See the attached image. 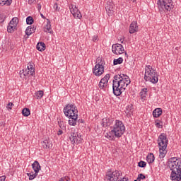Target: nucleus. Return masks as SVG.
<instances>
[{"label":"nucleus","mask_w":181,"mask_h":181,"mask_svg":"<svg viewBox=\"0 0 181 181\" xmlns=\"http://www.w3.org/2000/svg\"><path fill=\"white\" fill-rule=\"evenodd\" d=\"M119 176H121V173L119 170L112 171L109 170L105 175V179L107 181H117L119 179Z\"/></svg>","instance_id":"6"},{"label":"nucleus","mask_w":181,"mask_h":181,"mask_svg":"<svg viewBox=\"0 0 181 181\" xmlns=\"http://www.w3.org/2000/svg\"><path fill=\"white\" fill-rule=\"evenodd\" d=\"M37 50H39V52H43L46 49V44L45 42H38L36 46Z\"/></svg>","instance_id":"20"},{"label":"nucleus","mask_w":181,"mask_h":181,"mask_svg":"<svg viewBox=\"0 0 181 181\" xmlns=\"http://www.w3.org/2000/svg\"><path fill=\"white\" fill-rule=\"evenodd\" d=\"M132 112H134V105L130 104L126 107L125 113L127 117H131Z\"/></svg>","instance_id":"17"},{"label":"nucleus","mask_w":181,"mask_h":181,"mask_svg":"<svg viewBox=\"0 0 181 181\" xmlns=\"http://www.w3.org/2000/svg\"><path fill=\"white\" fill-rule=\"evenodd\" d=\"M99 88L100 90H103V91H105V90L107 89V87L108 86V83L105 82V81H103V79L100 80V81L99 82Z\"/></svg>","instance_id":"19"},{"label":"nucleus","mask_w":181,"mask_h":181,"mask_svg":"<svg viewBox=\"0 0 181 181\" xmlns=\"http://www.w3.org/2000/svg\"><path fill=\"white\" fill-rule=\"evenodd\" d=\"M125 132V126L121 120H116L112 127L110 134H113L116 138H121Z\"/></svg>","instance_id":"5"},{"label":"nucleus","mask_w":181,"mask_h":181,"mask_svg":"<svg viewBox=\"0 0 181 181\" xmlns=\"http://www.w3.org/2000/svg\"><path fill=\"white\" fill-rule=\"evenodd\" d=\"M112 52L115 54H122L125 52L124 46L121 44H113L112 46Z\"/></svg>","instance_id":"11"},{"label":"nucleus","mask_w":181,"mask_h":181,"mask_svg":"<svg viewBox=\"0 0 181 181\" xmlns=\"http://www.w3.org/2000/svg\"><path fill=\"white\" fill-rule=\"evenodd\" d=\"M105 9H106V11L108 12V13H110H110L112 12L114 9V3L108 1L105 6Z\"/></svg>","instance_id":"21"},{"label":"nucleus","mask_w":181,"mask_h":181,"mask_svg":"<svg viewBox=\"0 0 181 181\" xmlns=\"http://www.w3.org/2000/svg\"><path fill=\"white\" fill-rule=\"evenodd\" d=\"M11 4L12 0H0V5H1V6H4V5L9 6Z\"/></svg>","instance_id":"29"},{"label":"nucleus","mask_w":181,"mask_h":181,"mask_svg":"<svg viewBox=\"0 0 181 181\" xmlns=\"http://www.w3.org/2000/svg\"><path fill=\"white\" fill-rule=\"evenodd\" d=\"M93 42H98V35H93Z\"/></svg>","instance_id":"46"},{"label":"nucleus","mask_w":181,"mask_h":181,"mask_svg":"<svg viewBox=\"0 0 181 181\" xmlns=\"http://www.w3.org/2000/svg\"><path fill=\"white\" fill-rule=\"evenodd\" d=\"M157 142L159 146V157L160 159H163V158H165L168 153V150H166V148H168V143L169 141L168 140V137L166 135H165V134H161L158 136Z\"/></svg>","instance_id":"3"},{"label":"nucleus","mask_w":181,"mask_h":181,"mask_svg":"<svg viewBox=\"0 0 181 181\" xmlns=\"http://www.w3.org/2000/svg\"><path fill=\"white\" fill-rule=\"evenodd\" d=\"M101 80L108 83V80H110V74H107Z\"/></svg>","instance_id":"41"},{"label":"nucleus","mask_w":181,"mask_h":181,"mask_svg":"<svg viewBox=\"0 0 181 181\" xmlns=\"http://www.w3.org/2000/svg\"><path fill=\"white\" fill-rule=\"evenodd\" d=\"M146 160H147L148 163H149V164L153 163V162H155V156L153 155V153H150L146 156Z\"/></svg>","instance_id":"24"},{"label":"nucleus","mask_w":181,"mask_h":181,"mask_svg":"<svg viewBox=\"0 0 181 181\" xmlns=\"http://www.w3.org/2000/svg\"><path fill=\"white\" fill-rule=\"evenodd\" d=\"M69 9L71 11V13L73 15V16L75 18V19H81V12L78 11V8L76 5L71 4L69 5Z\"/></svg>","instance_id":"10"},{"label":"nucleus","mask_w":181,"mask_h":181,"mask_svg":"<svg viewBox=\"0 0 181 181\" xmlns=\"http://www.w3.org/2000/svg\"><path fill=\"white\" fill-rule=\"evenodd\" d=\"M138 177H140L141 180H144V179H146V177L142 173L139 174Z\"/></svg>","instance_id":"44"},{"label":"nucleus","mask_w":181,"mask_h":181,"mask_svg":"<svg viewBox=\"0 0 181 181\" xmlns=\"http://www.w3.org/2000/svg\"><path fill=\"white\" fill-rule=\"evenodd\" d=\"M116 84L119 85L121 88H124V90L131 84V79H129V76H124L123 78L119 80V82H116Z\"/></svg>","instance_id":"9"},{"label":"nucleus","mask_w":181,"mask_h":181,"mask_svg":"<svg viewBox=\"0 0 181 181\" xmlns=\"http://www.w3.org/2000/svg\"><path fill=\"white\" fill-rule=\"evenodd\" d=\"M59 181H69V177H63Z\"/></svg>","instance_id":"47"},{"label":"nucleus","mask_w":181,"mask_h":181,"mask_svg":"<svg viewBox=\"0 0 181 181\" xmlns=\"http://www.w3.org/2000/svg\"><path fill=\"white\" fill-rule=\"evenodd\" d=\"M134 181H138L137 180H134Z\"/></svg>","instance_id":"60"},{"label":"nucleus","mask_w":181,"mask_h":181,"mask_svg":"<svg viewBox=\"0 0 181 181\" xmlns=\"http://www.w3.org/2000/svg\"><path fill=\"white\" fill-rule=\"evenodd\" d=\"M121 43H124V41H122Z\"/></svg>","instance_id":"59"},{"label":"nucleus","mask_w":181,"mask_h":181,"mask_svg":"<svg viewBox=\"0 0 181 181\" xmlns=\"http://www.w3.org/2000/svg\"><path fill=\"white\" fill-rule=\"evenodd\" d=\"M93 74L98 77L104 74V65H103V61H100V63L95 64L93 69Z\"/></svg>","instance_id":"8"},{"label":"nucleus","mask_w":181,"mask_h":181,"mask_svg":"<svg viewBox=\"0 0 181 181\" xmlns=\"http://www.w3.org/2000/svg\"><path fill=\"white\" fill-rule=\"evenodd\" d=\"M117 181H128V177H123L122 178L119 179Z\"/></svg>","instance_id":"50"},{"label":"nucleus","mask_w":181,"mask_h":181,"mask_svg":"<svg viewBox=\"0 0 181 181\" xmlns=\"http://www.w3.org/2000/svg\"><path fill=\"white\" fill-rule=\"evenodd\" d=\"M23 76H35V64L30 62L27 69L23 70Z\"/></svg>","instance_id":"12"},{"label":"nucleus","mask_w":181,"mask_h":181,"mask_svg":"<svg viewBox=\"0 0 181 181\" xmlns=\"http://www.w3.org/2000/svg\"><path fill=\"white\" fill-rule=\"evenodd\" d=\"M36 2V0H28L29 5H33Z\"/></svg>","instance_id":"49"},{"label":"nucleus","mask_w":181,"mask_h":181,"mask_svg":"<svg viewBox=\"0 0 181 181\" xmlns=\"http://www.w3.org/2000/svg\"><path fill=\"white\" fill-rule=\"evenodd\" d=\"M136 180H138V181H141V178L139 177V175H138V177H137Z\"/></svg>","instance_id":"56"},{"label":"nucleus","mask_w":181,"mask_h":181,"mask_svg":"<svg viewBox=\"0 0 181 181\" xmlns=\"http://www.w3.org/2000/svg\"><path fill=\"white\" fill-rule=\"evenodd\" d=\"M80 122H81V124H83V123L84 122V120L81 119V120H80Z\"/></svg>","instance_id":"57"},{"label":"nucleus","mask_w":181,"mask_h":181,"mask_svg":"<svg viewBox=\"0 0 181 181\" xmlns=\"http://www.w3.org/2000/svg\"><path fill=\"white\" fill-rule=\"evenodd\" d=\"M125 55H126V56H128V54H127V52H125Z\"/></svg>","instance_id":"58"},{"label":"nucleus","mask_w":181,"mask_h":181,"mask_svg":"<svg viewBox=\"0 0 181 181\" xmlns=\"http://www.w3.org/2000/svg\"><path fill=\"white\" fill-rule=\"evenodd\" d=\"M69 139L71 141V144L74 145V144H81V139L78 136H69Z\"/></svg>","instance_id":"16"},{"label":"nucleus","mask_w":181,"mask_h":181,"mask_svg":"<svg viewBox=\"0 0 181 181\" xmlns=\"http://www.w3.org/2000/svg\"><path fill=\"white\" fill-rule=\"evenodd\" d=\"M69 136H78V134L77 133V130H76V129L74 128H71L70 130H69Z\"/></svg>","instance_id":"31"},{"label":"nucleus","mask_w":181,"mask_h":181,"mask_svg":"<svg viewBox=\"0 0 181 181\" xmlns=\"http://www.w3.org/2000/svg\"><path fill=\"white\" fill-rule=\"evenodd\" d=\"M139 168H145L146 166V162L141 160L138 163Z\"/></svg>","instance_id":"40"},{"label":"nucleus","mask_w":181,"mask_h":181,"mask_svg":"<svg viewBox=\"0 0 181 181\" xmlns=\"http://www.w3.org/2000/svg\"><path fill=\"white\" fill-rule=\"evenodd\" d=\"M18 22H19V19L16 17H14L10 21L9 25H11V26H15L16 28V26H18Z\"/></svg>","instance_id":"28"},{"label":"nucleus","mask_w":181,"mask_h":181,"mask_svg":"<svg viewBox=\"0 0 181 181\" xmlns=\"http://www.w3.org/2000/svg\"><path fill=\"white\" fill-rule=\"evenodd\" d=\"M168 168L171 171V180L181 181V160L176 157L170 158Z\"/></svg>","instance_id":"1"},{"label":"nucleus","mask_w":181,"mask_h":181,"mask_svg":"<svg viewBox=\"0 0 181 181\" xmlns=\"http://www.w3.org/2000/svg\"><path fill=\"white\" fill-rule=\"evenodd\" d=\"M63 134V130L59 129L57 132V135H62Z\"/></svg>","instance_id":"53"},{"label":"nucleus","mask_w":181,"mask_h":181,"mask_svg":"<svg viewBox=\"0 0 181 181\" xmlns=\"http://www.w3.org/2000/svg\"><path fill=\"white\" fill-rule=\"evenodd\" d=\"M144 80L151 81L153 84H156L159 80L156 70H153L151 65H148L145 68Z\"/></svg>","instance_id":"4"},{"label":"nucleus","mask_w":181,"mask_h":181,"mask_svg":"<svg viewBox=\"0 0 181 181\" xmlns=\"http://www.w3.org/2000/svg\"><path fill=\"white\" fill-rule=\"evenodd\" d=\"M16 29V27L15 25H11V24H8L7 26V32L8 33H13Z\"/></svg>","instance_id":"30"},{"label":"nucleus","mask_w":181,"mask_h":181,"mask_svg":"<svg viewBox=\"0 0 181 181\" xmlns=\"http://www.w3.org/2000/svg\"><path fill=\"white\" fill-rule=\"evenodd\" d=\"M6 19V15L1 13L0 14V23H4Z\"/></svg>","instance_id":"39"},{"label":"nucleus","mask_w":181,"mask_h":181,"mask_svg":"<svg viewBox=\"0 0 181 181\" xmlns=\"http://www.w3.org/2000/svg\"><path fill=\"white\" fill-rule=\"evenodd\" d=\"M106 138H108V139H110V141H112V139H114V136H115L114 135V134H111V132H110L109 133H107L105 135Z\"/></svg>","instance_id":"38"},{"label":"nucleus","mask_w":181,"mask_h":181,"mask_svg":"<svg viewBox=\"0 0 181 181\" xmlns=\"http://www.w3.org/2000/svg\"><path fill=\"white\" fill-rule=\"evenodd\" d=\"M42 145L45 149H50V148H52V142L49 141L48 140H45L42 141Z\"/></svg>","instance_id":"25"},{"label":"nucleus","mask_w":181,"mask_h":181,"mask_svg":"<svg viewBox=\"0 0 181 181\" xmlns=\"http://www.w3.org/2000/svg\"><path fill=\"white\" fill-rule=\"evenodd\" d=\"M43 94H44L43 90H38L35 93L34 97L37 100H40V98H42V97H43Z\"/></svg>","instance_id":"27"},{"label":"nucleus","mask_w":181,"mask_h":181,"mask_svg":"<svg viewBox=\"0 0 181 181\" xmlns=\"http://www.w3.org/2000/svg\"><path fill=\"white\" fill-rule=\"evenodd\" d=\"M64 113L69 119V125L76 127L77 125V118H78V110L74 104H68L64 107Z\"/></svg>","instance_id":"2"},{"label":"nucleus","mask_w":181,"mask_h":181,"mask_svg":"<svg viewBox=\"0 0 181 181\" xmlns=\"http://www.w3.org/2000/svg\"><path fill=\"white\" fill-rule=\"evenodd\" d=\"M32 168L36 173H39L40 169H42L40 164L36 160L32 164Z\"/></svg>","instance_id":"18"},{"label":"nucleus","mask_w":181,"mask_h":181,"mask_svg":"<svg viewBox=\"0 0 181 181\" xmlns=\"http://www.w3.org/2000/svg\"><path fill=\"white\" fill-rule=\"evenodd\" d=\"M156 127L157 128H163V126L159 123V120H156Z\"/></svg>","instance_id":"43"},{"label":"nucleus","mask_w":181,"mask_h":181,"mask_svg":"<svg viewBox=\"0 0 181 181\" xmlns=\"http://www.w3.org/2000/svg\"><path fill=\"white\" fill-rule=\"evenodd\" d=\"M107 122V118H103L101 121L102 126L104 127L105 128L107 127H110V124H108Z\"/></svg>","instance_id":"37"},{"label":"nucleus","mask_w":181,"mask_h":181,"mask_svg":"<svg viewBox=\"0 0 181 181\" xmlns=\"http://www.w3.org/2000/svg\"><path fill=\"white\" fill-rule=\"evenodd\" d=\"M160 115H162V109L157 108L153 111V116L154 117V118H159Z\"/></svg>","instance_id":"23"},{"label":"nucleus","mask_w":181,"mask_h":181,"mask_svg":"<svg viewBox=\"0 0 181 181\" xmlns=\"http://www.w3.org/2000/svg\"><path fill=\"white\" fill-rule=\"evenodd\" d=\"M122 62H124V59H122V57H119L117 59H114L113 61V64L114 66H117V64H122Z\"/></svg>","instance_id":"34"},{"label":"nucleus","mask_w":181,"mask_h":181,"mask_svg":"<svg viewBox=\"0 0 181 181\" xmlns=\"http://www.w3.org/2000/svg\"><path fill=\"white\" fill-rule=\"evenodd\" d=\"M36 30V26L35 25H30L25 30V35H27V38L32 35V33H35Z\"/></svg>","instance_id":"15"},{"label":"nucleus","mask_w":181,"mask_h":181,"mask_svg":"<svg viewBox=\"0 0 181 181\" xmlns=\"http://www.w3.org/2000/svg\"><path fill=\"white\" fill-rule=\"evenodd\" d=\"M112 90L113 94L114 95H116V97H119V95L122 94V92L125 91V89L121 88V86H119L117 83L112 84Z\"/></svg>","instance_id":"13"},{"label":"nucleus","mask_w":181,"mask_h":181,"mask_svg":"<svg viewBox=\"0 0 181 181\" xmlns=\"http://www.w3.org/2000/svg\"><path fill=\"white\" fill-rule=\"evenodd\" d=\"M44 32H46L47 33H52L53 30H52V24L50 23V21L47 22V25L44 28Z\"/></svg>","instance_id":"22"},{"label":"nucleus","mask_w":181,"mask_h":181,"mask_svg":"<svg viewBox=\"0 0 181 181\" xmlns=\"http://www.w3.org/2000/svg\"><path fill=\"white\" fill-rule=\"evenodd\" d=\"M41 15V17L43 18V19H45V16H43V14H40Z\"/></svg>","instance_id":"55"},{"label":"nucleus","mask_w":181,"mask_h":181,"mask_svg":"<svg viewBox=\"0 0 181 181\" xmlns=\"http://www.w3.org/2000/svg\"><path fill=\"white\" fill-rule=\"evenodd\" d=\"M5 179H6V177L5 175L0 177V181H5Z\"/></svg>","instance_id":"52"},{"label":"nucleus","mask_w":181,"mask_h":181,"mask_svg":"<svg viewBox=\"0 0 181 181\" xmlns=\"http://www.w3.org/2000/svg\"><path fill=\"white\" fill-rule=\"evenodd\" d=\"M124 76H127L124 74H118V75H115L114 76V80L112 81V84H115V83H117L121 80L122 78H124Z\"/></svg>","instance_id":"26"},{"label":"nucleus","mask_w":181,"mask_h":181,"mask_svg":"<svg viewBox=\"0 0 181 181\" xmlns=\"http://www.w3.org/2000/svg\"><path fill=\"white\" fill-rule=\"evenodd\" d=\"M139 30V27L138 26V23L136 21H132L130 24L129 32L131 35L134 33H136Z\"/></svg>","instance_id":"14"},{"label":"nucleus","mask_w":181,"mask_h":181,"mask_svg":"<svg viewBox=\"0 0 181 181\" xmlns=\"http://www.w3.org/2000/svg\"><path fill=\"white\" fill-rule=\"evenodd\" d=\"M59 127L61 129H66V127L64 126V122H58Z\"/></svg>","instance_id":"42"},{"label":"nucleus","mask_w":181,"mask_h":181,"mask_svg":"<svg viewBox=\"0 0 181 181\" xmlns=\"http://www.w3.org/2000/svg\"><path fill=\"white\" fill-rule=\"evenodd\" d=\"M107 123L109 124V127H110V125H111V124H112V119H107Z\"/></svg>","instance_id":"51"},{"label":"nucleus","mask_w":181,"mask_h":181,"mask_svg":"<svg viewBox=\"0 0 181 181\" xmlns=\"http://www.w3.org/2000/svg\"><path fill=\"white\" fill-rule=\"evenodd\" d=\"M22 115L24 117H29V115H30V110H29V108H24V109H23Z\"/></svg>","instance_id":"33"},{"label":"nucleus","mask_w":181,"mask_h":181,"mask_svg":"<svg viewBox=\"0 0 181 181\" xmlns=\"http://www.w3.org/2000/svg\"><path fill=\"white\" fill-rule=\"evenodd\" d=\"M13 103H9L8 104L7 108H8V110H12V106H13Z\"/></svg>","instance_id":"48"},{"label":"nucleus","mask_w":181,"mask_h":181,"mask_svg":"<svg viewBox=\"0 0 181 181\" xmlns=\"http://www.w3.org/2000/svg\"><path fill=\"white\" fill-rule=\"evenodd\" d=\"M54 8L55 11H57V12H59V11H60V7H59V6L57 5V3H55L54 5Z\"/></svg>","instance_id":"45"},{"label":"nucleus","mask_w":181,"mask_h":181,"mask_svg":"<svg viewBox=\"0 0 181 181\" xmlns=\"http://www.w3.org/2000/svg\"><path fill=\"white\" fill-rule=\"evenodd\" d=\"M34 22L33 18L32 16H28L26 18L27 25H33Z\"/></svg>","instance_id":"36"},{"label":"nucleus","mask_w":181,"mask_h":181,"mask_svg":"<svg viewBox=\"0 0 181 181\" xmlns=\"http://www.w3.org/2000/svg\"><path fill=\"white\" fill-rule=\"evenodd\" d=\"M27 175L29 177V180H33V179H35V177L37 176V173H36V172H35V173H28Z\"/></svg>","instance_id":"35"},{"label":"nucleus","mask_w":181,"mask_h":181,"mask_svg":"<svg viewBox=\"0 0 181 181\" xmlns=\"http://www.w3.org/2000/svg\"><path fill=\"white\" fill-rule=\"evenodd\" d=\"M37 8H38V11H40V9L42 8V5H40V4H37Z\"/></svg>","instance_id":"54"},{"label":"nucleus","mask_w":181,"mask_h":181,"mask_svg":"<svg viewBox=\"0 0 181 181\" xmlns=\"http://www.w3.org/2000/svg\"><path fill=\"white\" fill-rule=\"evenodd\" d=\"M57 1H59V0H57Z\"/></svg>","instance_id":"61"},{"label":"nucleus","mask_w":181,"mask_h":181,"mask_svg":"<svg viewBox=\"0 0 181 181\" xmlns=\"http://www.w3.org/2000/svg\"><path fill=\"white\" fill-rule=\"evenodd\" d=\"M140 95L142 97V98H145L146 95H148V88H143L140 92Z\"/></svg>","instance_id":"32"},{"label":"nucleus","mask_w":181,"mask_h":181,"mask_svg":"<svg viewBox=\"0 0 181 181\" xmlns=\"http://www.w3.org/2000/svg\"><path fill=\"white\" fill-rule=\"evenodd\" d=\"M158 5H160L161 9H165L167 11L170 12L173 9V1L172 0H160L158 1Z\"/></svg>","instance_id":"7"}]
</instances>
